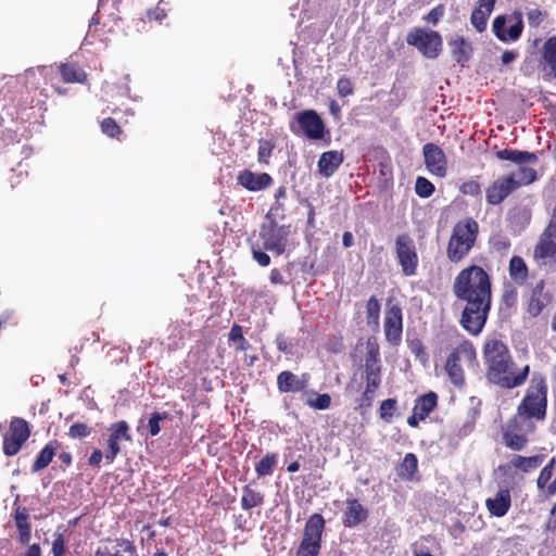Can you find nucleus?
Returning <instances> with one entry per match:
<instances>
[{
	"label": "nucleus",
	"instance_id": "79ce46f5",
	"mask_svg": "<svg viewBox=\"0 0 556 556\" xmlns=\"http://www.w3.org/2000/svg\"><path fill=\"white\" fill-rule=\"evenodd\" d=\"M415 191L421 198H429L434 192V186L425 177H418L415 184Z\"/></svg>",
	"mask_w": 556,
	"mask_h": 556
},
{
	"label": "nucleus",
	"instance_id": "6ab92c4d",
	"mask_svg": "<svg viewBox=\"0 0 556 556\" xmlns=\"http://www.w3.org/2000/svg\"><path fill=\"white\" fill-rule=\"evenodd\" d=\"M238 182L250 191H260L267 188L271 182V177L266 173H253L243 170L238 175Z\"/></svg>",
	"mask_w": 556,
	"mask_h": 556
},
{
	"label": "nucleus",
	"instance_id": "6e6552de",
	"mask_svg": "<svg viewBox=\"0 0 556 556\" xmlns=\"http://www.w3.org/2000/svg\"><path fill=\"white\" fill-rule=\"evenodd\" d=\"M324 527L325 520L321 515L314 514L308 518L296 556H318Z\"/></svg>",
	"mask_w": 556,
	"mask_h": 556
},
{
	"label": "nucleus",
	"instance_id": "338daca9",
	"mask_svg": "<svg viewBox=\"0 0 556 556\" xmlns=\"http://www.w3.org/2000/svg\"><path fill=\"white\" fill-rule=\"evenodd\" d=\"M366 376L371 374H380V364H374L370 363L368 365H365Z\"/></svg>",
	"mask_w": 556,
	"mask_h": 556
},
{
	"label": "nucleus",
	"instance_id": "c756f323",
	"mask_svg": "<svg viewBox=\"0 0 556 556\" xmlns=\"http://www.w3.org/2000/svg\"><path fill=\"white\" fill-rule=\"evenodd\" d=\"M60 73L66 83H84L87 75L74 63H64L60 66Z\"/></svg>",
	"mask_w": 556,
	"mask_h": 556
},
{
	"label": "nucleus",
	"instance_id": "37998d69",
	"mask_svg": "<svg viewBox=\"0 0 556 556\" xmlns=\"http://www.w3.org/2000/svg\"><path fill=\"white\" fill-rule=\"evenodd\" d=\"M263 247H260V243L258 242H254L252 244V252H253V257L254 260L261 265V266H268L269 263H270V257L268 256V254H266L264 251H263Z\"/></svg>",
	"mask_w": 556,
	"mask_h": 556
},
{
	"label": "nucleus",
	"instance_id": "72a5a7b5",
	"mask_svg": "<svg viewBox=\"0 0 556 556\" xmlns=\"http://www.w3.org/2000/svg\"><path fill=\"white\" fill-rule=\"evenodd\" d=\"M264 501V496L262 493L253 490L251 486L247 485L242 491L241 506L243 509H251L261 505Z\"/></svg>",
	"mask_w": 556,
	"mask_h": 556
},
{
	"label": "nucleus",
	"instance_id": "393cba45",
	"mask_svg": "<svg viewBox=\"0 0 556 556\" xmlns=\"http://www.w3.org/2000/svg\"><path fill=\"white\" fill-rule=\"evenodd\" d=\"M277 386L281 392H299L305 388V382L291 371H282L277 377Z\"/></svg>",
	"mask_w": 556,
	"mask_h": 556
},
{
	"label": "nucleus",
	"instance_id": "f704fd0d",
	"mask_svg": "<svg viewBox=\"0 0 556 556\" xmlns=\"http://www.w3.org/2000/svg\"><path fill=\"white\" fill-rule=\"evenodd\" d=\"M55 454V447L52 443L47 444L37 456L33 464L31 471L37 472L46 468L52 460Z\"/></svg>",
	"mask_w": 556,
	"mask_h": 556
},
{
	"label": "nucleus",
	"instance_id": "bb28decb",
	"mask_svg": "<svg viewBox=\"0 0 556 556\" xmlns=\"http://www.w3.org/2000/svg\"><path fill=\"white\" fill-rule=\"evenodd\" d=\"M438 396L434 392H429L417 399L414 412L419 419H425L437 406Z\"/></svg>",
	"mask_w": 556,
	"mask_h": 556
},
{
	"label": "nucleus",
	"instance_id": "bf43d9fd",
	"mask_svg": "<svg viewBox=\"0 0 556 556\" xmlns=\"http://www.w3.org/2000/svg\"><path fill=\"white\" fill-rule=\"evenodd\" d=\"M270 282L274 285H282L285 283L283 277L278 269H273L270 271Z\"/></svg>",
	"mask_w": 556,
	"mask_h": 556
},
{
	"label": "nucleus",
	"instance_id": "ddd939ff",
	"mask_svg": "<svg viewBox=\"0 0 556 556\" xmlns=\"http://www.w3.org/2000/svg\"><path fill=\"white\" fill-rule=\"evenodd\" d=\"M29 433L28 424L24 419L13 418L10 424V430L3 440L4 454L8 456L15 455L22 444L28 439Z\"/></svg>",
	"mask_w": 556,
	"mask_h": 556
},
{
	"label": "nucleus",
	"instance_id": "58836bf2",
	"mask_svg": "<svg viewBox=\"0 0 556 556\" xmlns=\"http://www.w3.org/2000/svg\"><path fill=\"white\" fill-rule=\"evenodd\" d=\"M367 324L377 327L379 325L380 304L375 296H371L366 305Z\"/></svg>",
	"mask_w": 556,
	"mask_h": 556
},
{
	"label": "nucleus",
	"instance_id": "49530a36",
	"mask_svg": "<svg viewBox=\"0 0 556 556\" xmlns=\"http://www.w3.org/2000/svg\"><path fill=\"white\" fill-rule=\"evenodd\" d=\"M396 402L393 399L384 400L380 405V416L383 419H390L395 409Z\"/></svg>",
	"mask_w": 556,
	"mask_h": 556
},
{
	"label": "nucleus",
	"instance_id": "8fccbe9b",
	"mask_svg": "<svg viewBox=\"0 0 556 556\" xmlns=\"http://www.w3.org/2000/svg\"><path fill=\"white\" fill-rule=\"evenodd\" d=\"M101 129L105 135H108L110 137H114L119 131V127L117 126L115 121L110 117L105 118L101 123Z\"/></svg>",
	"mask_w": 556,
	"mask_h": 556
},
{
	"label": "nucleus",
	"instance_id": "a18cd8bd",
	"mask_svg": "<svg viewBox=\"0 0 556 556\" xmlns=\"http://www.w3.org/2000/svg\"><path fill=\"white\" fill-rule=\"evenodd\" d=\"M14 519L17 530H25L26 528H30L26 508L18 507L15 511Z\"/></svg>",
	"mask_w": 556,
	"mask_h": 556
},
{
	"label": "nucleus",
	"instance_id": "c03bdc74",
	"mask_svg": "<svg viewBox=\"0 0 556 556\" xmlns=\"http://www.w3.org/2000/svg\"><path fill=\"white\" fill-rule=\"evenodd\" d=\"M90 429L87 425L81 422H76L71 426L68 430V435L73 439H83L89 435Z\"/></svg>",
	"mask_w": 556,
	"mask_h": 556
},
{
	"label": "nucleus",
	"instance_id": "0eeeda50",
	"mask_svg": "<svg viewBox=\"0 0 556 556\" xmlns=\"http://www.w3.org/2000/svg\"><path fill=\"white\" fill-rule=\"evenodd\" d=\"M406 41L428 59H435L442 50L441 35L429 28H412L406 36Z\"/></svg>",
	"mask_w": 556,
	"mask_h": 556
},
{
	"label": "nucleus",
	"instance_id": "4468645a",
	"mask_svg": "<svg viewBox=\"0 0 556 556\" xmlns=\"http://www.w3.org/2000/svg\"><path fill=\"white\" fill-rule=\"evenodd\" d=\"M425 165L430 174L445 177L447 174V161L444 151L434 143H427L422 148Z\"/></svg>",
	"mask_w": 556,
	"mask_h": 556
},
{
	"label": "nucleus",
	"instance_id": "c9c22d12",
	"mask_svg": "<svg viewBox=\"0 0 556 556\" xmlns=\"http://www.w3.org/2000/svg\"><path fill=\"white\" fill-rule=\"evenodd\" d=\"M359 346H363V343H361ZM364 346H365V365H368L370 363L380 364L379 344H378L377 340L375 338H369L366 341V343L364 344Z\"/></svg>",
	"mask_w": 556,
	"mask_h": 556
},
{
	"label": "nucleus",
	"instance_id": "f03ea898",
	"mask_svg": "<svg viewBox=\"0 0 556 556\" xmlns=\"http://www.w3.org/2000/svg\"><path fill=\"white\" fill-rule=\"evenodd\" d=\"M483 358L486 366V378L494 384L513 389L521 386L528 378L529 366H525L520 374L513 372L514 362L507 345L502 340L488 339L483 348Z\"/></svg>",
	"mask_w": 556,
	"mask_h": 556
},
{
	"label": "nucleus",
	"instance_id": "b1692460",
	"mask_svg": "<svg viewBox=\"0 0 556 556\" xmlns=\"http://www.w3.org/2000/svg\"><path fill=\"white\" fill-rule=\"evenodd\" d=\"M343 155L338 151L324 152L318 160V170L324 177H330L342 164Z\"/></svg>",
	"mask_w": 556,
	"mask_h": 556
},
{
	"label": "nucleus",
	"instance_id": "5701e85b",
	"mask_svg": "<svg viewBox=\"0 0 556 556\" xmlns=\"http://www.w3.org/2000/svg\"><path fill=\"white\" fill-rule=\"evenodd\" d=\"M495 5V0H480L479 7L471 14L470 21L472 26L479 31H483L486 27V21Z\"/></svg>",
	"mask_w": 556,
	"mask_h": 556
},
{
	"label": "nucleus",
	"instance_id": "3c124183",
	"mask_svg": "<svg viewBox=\"0 0 556 556\" xmlns=\"http://www.w3.org/2000/svg\"><path fill=\"white\" fill-rule=\"evenodd\" d=\"M273 147L269 142L263 141L258 148V162L266 163L271 154Z\"/></svg>",
	"mask_w": 556,
	"mask_h": 556
},
{
	"label": "nucleus",
	"instance_id": "412c9836",
	"mask_svg": "<svg viewBox=\"0 0 556 556\" xmlns=\"http://www.w3.org/2000/svg\"><path fill=\"white\" fill-rule=\"evenodd\" d=\"M368 517L367 509L355 498L346 501V508L343 515V523L353 528L365 521Z\"/></svg>",
	"mask_w": 556,
	"mask_h": 556
},
{
	"label": "nucleus",
	"instance_id": "1a4fd4ad",
	"mask_svg": "<svg viewBox=\"0 0 556 556\" xmlns=\"http://www.w3.org/2000/svg\"><path fill=\"white\" fill-rule=\"evenodd\" d=\"M476 358V351L472 344L464 341L447 357L445 370L453 384L457 387L464 386L465 376L462 362L470 363Z\"/></svg>",
	"mask_w": 556,
	"mask_h": 556
},
{
	"label": "nucleus",
	"instance_id": "9b49d317",
	"mask_svg": "<svg viewBox=\"0 0 556 556\" xmlns=\"http://www.w3.org/2000/svg\"><path fill=\"white\" fill-rule=\"evenodd\" d=\"M534 257L541 264L556 263V213L540 237L534 250Z\"/></svg>",
	"mask_w": 556,
	"mask_h": 556
},
{
	"label": "nucleus",
	"instance_id": "4c0bfd02",
	"mask_svg": "<svg viewBox=\"0 0 556 556\" xmlns=\"http://www.w3.org/2000/svg\"><path fill=\"white\" fill-rule=\"evenodd\" d=\"M277 463L276 455H266L256 465L255 470L258 477H264L273 473V469Z\"/></svg>",
	"mask_w": 556,
	"mask_h": 556
},
{
	"label": "nucleus",
	"instance_id": "6e6d98bb",
	"mask_svg": "<svg viewBox=\"0 0 556 556\" xmlns=\"http://www.w3.org/2000/svg\"><path fill=\"white\" fill-rule=\"evenodd\" d=\"M460 190L465 194H476L479 192V185L475 181H468L462 186Z\"/></svg>",
	"mask_w": 556,
	"mask_h": 556
},
{
	"label": "nucleus",
	"instance_id": "0e129e2a",
	"mask_svg": "<svg viewBox=\"0 0 556 556\" xmlns=\"http://www.w3.org/2000/svg\"><path fill=\"white\" fill-rule=\"evenodd\" d=\"M229 337H230V340H232V341H236V340L244 341L242 333H241V328L239 326H233L231 328Z\"/></svg>",
	"mask_w": 556,
	"mask_h": 556
},
{
	"label": "nucleus",
	"instance_id": "dca6fc26",
	"mask_svg": "<svg viewBox=\"0 0 556 556\" xmlns=\"http://www.w3.org/2000/svg\"><path fill=\"white\" fill-rule=\"evenodd\" d=\"M129 427L126 421H117L112 424L109 428L110 435L106 441V452L104 457L109 463H113L117 454L121 452V443L123 441H129L130 435L128 433Z\"/></svg>",
	"mask_w": 556,
	"mask_h": 556
},
{
	"label": "nucleus",
	"instance_id": "69168bd1",
	"mask_svg": "<svg viewBox=\"0 0 556 556\" xmlns=\"http://www.w3.org/2000/svg\"><path fill=\"white\" fill-rule=\"evenodd\" d=\"M342 243L345 248H350L354 244V237L351 232L345 231L342 236Z\"/></svg>",
	"mask_w": 556,
	"mask_h": 556
},
{
	"label": "nucleus",
	"instance_id": "13d9d810",
	"mask_svg": "<svg viewBox=\"0 0 556 556\" xmlns=\"http://www.w3.org/2000/svg\"><path fill=\"white\" fill-rule=\"evenodd\" d=\"M493 247L497 251H502V250L506 251L509 248V242L505 238H502V237L494 238L493 239Z\"/></svg>",
	"mask_w": 556,
	"mask_h": 556
},
{
	"label": "nucleus",
	"instance_id": "20e7f679",
	"mask_svg": "<svg viewBox=\"0 0 556 556\" xmlns=\"http://www.w3.org/2000/svg\"><path fill=\"white\" fill-rule=\"evenodd\" d=\"M496 157L500 160L511 161L519 165L517 170L507 176L515 189L527 186L536 180V170L528 166L538 163V156L535 153L503 149L496 152Z\"/></svg>",
	"mask_w": 556,
	"mask_h": 556
},
{
	"label": "nucleus",
	"instance_id": "603ef678",
	"mask_svg": "<svg viewBox=\"0 0 556 556\" xmlns=\"http://www.w3.org/2000/svg\"><path fill=\"white\" fill-rule=\"evenodd\" d=\"M64 554V538L62 533L56 534L52 543V555L63 556Z\"/></svg>",
	"mask_w": 556,
	"mask_h": 556
},
{
	"label": "nucleus",
	"instance_id": "c85d7f7f",
	"mask_svg": "<svg viewBox=\"0 0 556 556\" xmlns=\"http://www.w3.org/2000/svg\"><path fill=\"white\" fill-rule=\"evenodd\" d=\"M542 460V456L525 457L520 455H514L509 460V466L520 469L523 472H529L538 468L541 465Z\"/></svg>",
	"mask_w": 556,
	"mask_h": 556
},
{
	"label": "nucleus",
	"instance_id": "09e8293b",
	"mask_svg": "<svg viewBox=\"0 0 556 556\" xmlns=\"http://www.w3.org/2000/svg\"><path fill=\"white\" fill-rule=\"evenodd\" d=\"M444 15V7L443 5H438L435 8H433L425 17L424 20L427 22V23H430V24H438V22L442 18V16Z\"/></svg>",
	"mask_w": 556,
	"mask_h": 556
},
{
	"label": "nucleus",
	"instance_id": "f257e3e1",
	"mask_svg": "<svg viewBox=\"0 0 556 556\" xmlns=\"http://www.w3.org/2000/svg\"><path fill=\"white\" fill-rule=\"evenodd\" d=\"M454 293L466 302L460 324L472 334L481 332L491 307V282L486 271L479 266L463 269L455 279Z\"/></svg>",
	"mask_w": 556,
	"mask_h": 556
},
{
	"label": "nucleus",
	"instance_id": "de8ad7c7",
	"mask_svg": "<svg viewBox=\"0 0 556 556\" xmlns=\"http://www.w3.org/2000/svg\"><path fill=\"white\" fill-rule=\"evenodd\" d=\"M337 89L341 97H348L353 92V85L348 77H341L337 83Z\"/></svg>",
	"mask_w": 556,
	"mask_h": 556
},
{
	"label": "nucleus",
	"instance_id": "39448f33",
	"mask_svg": "<svg viewBox=\"0 0 556 556\" xmlns=\"http://www.w3.org/2000/svg\"><path fill=\"white\" fill-rule=\"evenodd\" d=\"M478 233V223L473 219L457 223L448 242L447 256L452 262L460 261L472 248Z\"/></svg>",
	"mask_w": 556,
	"mask_h": 556
},
{
	"label": "nucleus",
	"instance_id": "2f4dec72",
	"mask_svg": "<svg viewBox=\"0 0 556 556\" xmlns=\"http://www.w3.org/2000/svg\"><path fill=\"white\" fill-rule=\"evenodd\" d=\"M304 402L307 406L315 409H328L331 404V397L329 394H317L316 392L308 391L304 393Z\"/></svg>",
	"mask_w": 556,
	"mask_h": 556
},
{
	"label": "nucleus",
	"instance_id": "774afa93",
	"mask_svg": "<svg viewBox=\"0 0 556 556\" xmlns=\"http://www.w3.org/2000/svg\"><path fill=\"white\" fill-rule=\"evenodd\" d=\"M25 556H41L40 547L38 544H33L27 549Z\"/></svg>",
	"mask_w": 556,
	"mask_h": 556
},
{
	"label": "nucleus",
	"instance_id": "a211bd4d",
	"mask_svg": "<svg viewBox=\"0 0 556 556\" xmlns=\"http://www.w3.org/2000/svg\"><path fill=\"white\" fill-rule=\"evenodd\" d=\"M505 26V16H497L492 25L493 33L501 41L517 40L520 37L523 28L521 20L514 21L508 27Z\"/></svg>",
	"mask_w": 556,
	"mask_h": 556
},
{
	"label": "nucleus",
	"instance_id": "2eb2a0df",
	"mask_svg": "<svg viewBox=\"0 0 556 556\" xmlns=\"http://www.w3.org/2000/svg\"><path fill=\"white\" fill-rule=\"evenodd\" d=\"M295 119L300 129L307 138L318 140L324 137L325 124L315 111H302L296 114Z\"/></svg>",
	"mask_w": 556,
	"mask_h": 556
},
{
	"label": "nucleus",
	"instance_id": "e2e57ef3",
	"mask_svg": "<svg viewBox=\"0 0 556 556\" xmlns=\"http://www.w3.org/2000/svg\"><path fill=\"white\" fill-rule=\"evenodd\" d=\"M277 348L281 352L291 353V351L289 350V343L283 337L277 338Z\"/></svg>",
	"mask_w": 556,
	"mask_h": 556
},
{
	"label": "nucleus",
	"instance_id": "f3484780",
	"mask_svg": "<svg viewBox=\"0 0 556 556\" xmlns=\"http://www.w3.org/2000/svg\"><path fill=\"white\" fill-rule=\"evenodd\" d=\"M403 332L402 311L399 306L393 305L384 316V336L389 343L397 345L401 341Z\"/></svg>",
	"mask_w": 556,
	"mask_h": 556
},
{
	"label": "nucleus",
	"instance_id": "4d7b16f0",
	"mask_svg": "<svg viewBox=\"0 0 556 556\" xmlns=\"http://www.w3.org/2000/svg\"><path fill=\"white\" fill-rule=\"evenodd\" d=\"M103 457L104 454L102 453V451L94 450L88 459V464L92 467L99 466Z\"/></svg>",
	"mask_w": 556,
	"mask_h": 556
},
{
	"label": "nucleus",
	"instance_id": "423d86ee",
	"mask_svg": "<svg viewBox=\"0 0 556 556\" xmlns=\"http://www.w3.org/2000/svg\"><path fill=\"white\" fill-rule=\"evenodd\" d=\"M288 236L289 227L279 226L270 216V212H268L261 226L256 242H258L260 247H263L264 250L280 255L286 251Z\"/></svg>",
	"mask_w": 556,
	"mask_h": 556
},
{
	"label": "nucleus",
	"instance_id": "f8f14e48",
	"mask_svg": "<svg viewBox=\"0 0 556 556\" xmlns=\"http://www.w3.org/2000/svg\"><path fill=\"white\" fill-rule=\"evenodd\" d=\"M534 429L532 421H522L514 417L504 430V442L511 450H522L527 443V435Z\"/></svg>",
	"mask_w": 556,
	"mask_h": 556
},
{
	"label": "nucleus",
	"instance_id": "a19ab883",
	"mask_svg": "<svg viewBox=\"0 0 556 556\" xmlns=\"http://www.w3.org/2000/svg\"><path fill=\"white\" fill-rule=\"evenodd\" d=\"M168 418V414L167 413H159V412H155L153 413L149 420H148V424H147V428L149 429V434L151 437H155L160 433L161 431V422L166 420Z\"/></svg>",
	"mask_w": 556,
	"mask_h": 556
},
{
	"label": "nucleus",
	"instance_id": "cd10ccee",
	"mask_svg": "<svg viewBox=\"0 0 556 556\" xmlns=\"http://www.w3.org/2000/svg\"><path fill=\"white\" fill-rule=\"evenodd\" d=\"M452 55L457 63L467 61L471 53L470 43L463 37H456L451 40Z\"/></svg>",
	"mask_w": 556,
	"mask_h": 556
},
{
	"label": "nucleus",
	"instance_id": "ea45409f",
	"mask_svg": "<svg viewBox=\"0 0 556 556\" xmlns=\"http://www.w3.org/2000/svg\"><path fill=\"white\" fill-rule=\"evenodd\" d=\"M554 465H555V458H552L551 462L544 466V468L541 470L539 478L536 480L538 488L545 494V490L547 485L549 484V480L554 473Z\"/></svg>",
	"mask_w": 556,
	"mask_h": 556
},
{
	"label": "nucleus",
	"instance_id": "9d476101",
	"mask_svg": "<svg viewBox=\"0 0 556 556\" xmlns=\"http://www.w3.org/2000/svg\"><path fill=\"white\" fill-rule=\"evenodd\" d=\"M397 261L405 276L416 275L418 255L414 241L407 235H401L395 240Z\"/></svg>",
	"mask_w": 556,
	"mask_h": 556
},
{
	"label": "nucleus",
	"instance_id": "7ed1b4c3",
	"mask_svg": "<svg viewBox=\"0 0 556 556\" xmlns=\"http://www.w3.org/2000/svg\"><path fill=\"white\" fill-rule=\"evenodd\" d=\"M547 387L542 377L533 376L515 417L522 421L543 420L546 415Z\"/></svg>",
	"mask_w": 556,
	"mask_h": 556
},
{
	"label": "nucleus",
	"instance_id": "aec40b11",
	"mask_svg": "<svg viewBox=\"0 0 556 556\" xmlns=\"http://www.w3.org/2000/svg\"><path fill=\"white\" fill-rule=\"evenodd\" d=\"M515 189L507 176L496 179L486 190V200L496 205L504 201Z\"/></svg>",
	"mask_w": 556,
	"mask_h": 556
},
{
	"label": "nucleus",
	"instance_id": "473e14b6",
	"mask_svg": "<svg viewBox=\"0 0 556 556\" xmlns=\"http://www.w3.org/2000/svg\"><path fill=\"white\" fill-rule=\"evenodd\" d=\"M509 274L511 279L517 283H521L526 280L528 276V268L521 257H511L509 262Z\"/></svg>",
	"mask_w": 556,
	"mask_h": 556
},
{
	"label": "nucleus",
	"instance_id": "052dcab7",
	"mask_svg": "<svg viewBox=\"0 0 556 556\" xmlns=\"http://www.w3.org/2000/svg\"><path fill=\"white\" fill-rule=\"evenodd\" d=\"M518 56V53L516 51H505L502 54V63L503 64H509L514 62Z\"/></svg>",
	"mask_w": 556,
	"mask_h": 556
},
{
	"label": "nucleus",
	"instance_id": "a878e982",
	"mask_svg": "<svg viewBox=\"0 0 556 556\" xmlns=\"http://www.w3.org/2000/svg\"><path fill=\"white\" fill-rule=\"evenodd\" d=\"M135 547L128 540H118L115 546L98 548L94 556H134Z\"/></svg>",
	"mask_w": 556,
	"mask_h": 556
},
{
	"label": "nucleus",
	"instance_id": "864d4df0",
	"mask_svg": "<svg viewBox=\"0 0 556 556\" xmlns=\"http://www.w3.org/2000/svg\"><path fill=\"white\" fill-rule=\"evenodd\" d=\"M529 24L538 26L543 21L542 12L538 9H532L527 13Z\"/></svg>",
	"mask_w": 556,
	"mask_h": 556
},
{
	"label": "nucleus",
	"instance_id": "680f3d73",
	"mask_svg": "<svg viewBox=\"0 0 556 556\" xmlns=\"http://www.w3.org/2000/svg\"><path fill=\"white\" fill-rule=\"evenodd\" d=\"M547 530L555 531L556 530V505L551 510V516L547 521Z\"/></svg>",
	"mask_w": 556,
	"mask_h": 556
},
{
	"label": "nucleus",
	"instance_id": "5fc2aeb1",
	"mask_svg": "<svg viewBox=\"0 0 556 556\" xmlns=\"http://www.w3.org/2000/svg\"><path fill=\"white\" fill-rule=\"evenodd\" d=\"M367 392L375 391L380 384V374H371L366 376Z\"/></svg>",
	"mask_w": 556,
	"mask_h": 556
},
{
	"label": "nucleus",
	"instance_id": "4be33fe9",
	"mask_svg": "<svg viewBox=\"0 0 556 556\" xmlns=\"http://www.w3.org/2000/svg\"><path fill=\"white\" fill-rule=\"evenodd\" d=\"M510 492L507 489L500 490L494 497L486 500L485 505L495 517H503L507 514L510 507Z\"/></svg>",
	"mask_w": 556,
	"mask_h": 556
},
{
	"label": "nucleus",
	"instance_id": "7c9ffc66",
	"mask_svg": "<svg viewBox=\"0 0 556 556\" xmlns=\"http://www.w3.org/2000/svg\"><path fill=\"white\" fill-rule=\"evenodd\" d=\"M542 58L543 62L549 67L551 74L556 78V36L545 41Z\"/></svg>",
	"mask_w": 556,
	"mask_h": 556
},
{
	"label": "nucleus",
	"instance_id": "e433bc0d",
	"mask_svg": "<svg viewBox=\"0 0 556 556\" xmlns=\"http://www.w3.org/2000/svg\"><path fill=\"white\" fill-rule=\"evenodd\" d=\"M417 457L414 454H406L402 464L400 465L399 475L402 478L410 479L417 470Z\"/></svg>",
	"mask_w": 556,
	"mask_h": 556
}]
</instances>
